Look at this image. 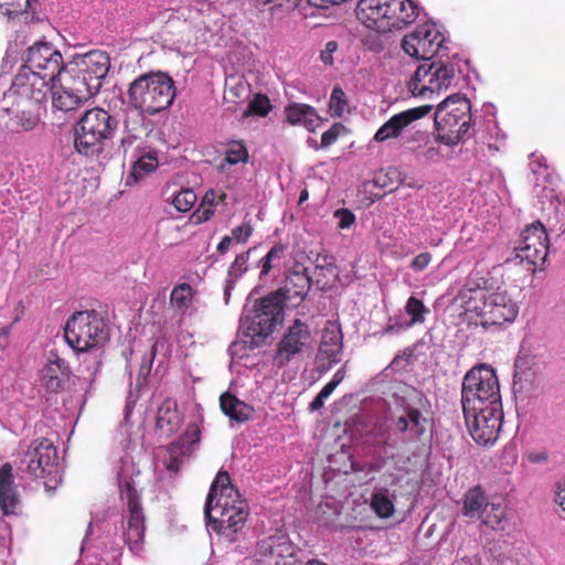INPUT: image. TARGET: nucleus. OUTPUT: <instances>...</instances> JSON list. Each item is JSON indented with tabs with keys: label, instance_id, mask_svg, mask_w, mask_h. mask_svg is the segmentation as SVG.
<instances>
[{
	"label": "nucleus",
	"instance_id": "obj_55",
	"mask_svg": "<svg viewBox=\"0 0 565 565\" xmlns=\"http://www.w3.org/2000/svg\"><path fill=\"white\" fill-rule=\"evenodd\" d=\"M253 227L250 224H243L232 230V239H236L237 243H246L252 236Z\"/></svg>",
	"mask_w": 565,
	"mask_h": 565
},
{
	"label": "nucleus",
	"instance_id": "obj_18",
	"mask_svg": "<svg viewBox=\"0 0 565 565\" xmlns=\"http://www.w3.org/2000/svg\"><path fill=\"white\" fill-rule=\"evenodd\" d=\"M311 341L312 333L308 324L296 319L277 344V351L274 358L276 364L279 367L287 365L291 358L301 354Z\"/></svg>",
	"mask_w": 565,
	"mask_h": 565
},
{
	"label": "nucleus",
	"instance_id": "obj_21",
	"mask_svg": "<svg viewBox=\"0 0 565 565\" xmlns=\"http://www.w3.org/2000/svg\"><path fill=\"white\" fill-rule=\"evenodd\" d=\"M24 102L15 99L3 104L0 110V122L3 121V128L11 132L29 131L38 126L39 117L30 114L29 110L21 107Z\"/></svg>",
	"mask_w": 565,
	"mask_h": 565
},
{
	"label": "nucleus",
	"instance_id": "obj_26",
	"mask_svg": "<svg viewBox=\"0 0 565 565\" xmlns=\"http://www.w3.org/2000/svg\"><path fill=\"white\" fill-rule=\"evenodd\" d=\"M183 424V416L178 409L177 401L164 398L157 411L156 429L164 438L174 435Z\"/></svg>",
	"mask_w": 565,
	"mask_h": 565
},
{
	"label": "nucleus",
	"instance_id": "obj_60",
	"mask_svg": "<svg viewBox=\"0 0 565 565\" xmlns=\"http://www.w3.org/2000/svg\"><path fill=\"white\" fill-rule=\"evenodd\" d=\"M233 242L232 236H223L221 242H218V246H216V250L221 254H225L228 250L231 243Z\"/></svg>",
	"mask_w": 565,
	"mask_h": 565
},
{
	"label": "nucleus",
	"instance_id": "obj_3",
	"mask_svg": "<svg viewBox=\"0 0 565 565\" xmlns=\"http://www.w3.org/2000/svg\"><path fill=\"white\" fill-rule=\"evenodd\" d=\"M118 129V120L102 107L85 110L73 128V147L84 157H96L105 151L106 142Z\"/></svg>",
	"mask_w": 565,
	"mask_h": 565
},
{
	"label": "nucleus",
	"instance_id": "obj_64",
	"mask_svg": "<svg viewBox=\"0 0 565 565\" xmlns=\"http://www.w3.org/2000/svg\"><path fill=\"white\" fill-rule=\"evenodd\" d=\"M335 385L333 383L328 382L324 387L321 388V391L318 393L320 397L328 398L333 391L335 390Z\"/></svg>",
	"mask_w": 565,
	"mask_h": 565
},
{
	"label": "nucleus",
	"instance_id": "obj_41",
	"mask_svg": "<svg viewBox=\"0 0 565 565\" xmlns=\"http://www.w3.org/2000/svg\"><path fill=\"white\" fill-rule=\"evenodd\" d=\"M371 508L375 515L388 518L394 514L395 507L387 495V490L374 492L371 499Z\"/></svg>",
	"mask_w": 565,
	"mask_h": 565
},
{
	"label": "nucleus",
	"instance_id": "obj_47",
	"mask_svg": "<svg viewBox=\"0 0 565 565\" xmlns=\"http://www.w3.org/2000/svg\"><path fill=\"white\" fill-rule=\"evenodd\" d=\"M201 430L196 424H189L184 433L178 440L172 441L173 444H178V446H183L184 450L192 454L193 446L200 443Z\"/></svg>",
	"mask_w": 565,
	"mask_h": 565
},
{
	"label": "nucleus",
	"instance_id": "obj_29",
	"mask_svg": "<svg viewBox=\"0 0 565 565\" xmlns=\"http://www.w3.org/2000/svg\"><path fill=\"white\" fill-rule=\"evenodd\" d=\"M312 278L307 274V268L292 270L286 278L285 286L277 291L281 294L282 301L301 302L306 299Z\"/></svg>",
	"mask_w": 565,
	"mask_h": 565
},
{
	"label": "nucleus",
	"instance_id": "obj_42",
	"mask_svg": "<svg viewBox=\"0 0 565 565\" xmlns=\"http://www.w3.org/2000/svg\"><path fill=\"white\" fill-rule=\"evenodd\" d=\"M191 299L192 287L189 284H179L173 287L170 296V302L175 310H186Z\"/></svg>",
	"mask_w": 565,
	"mask_h": 565
},
{
	"label": "nucleus",
	"instance_id": "obj_35",
	"mask_svg": "<svg viewBox=\"0 0 565 565\" xmlns=\"http://www.w3.org/2000/svg\"><path fill=\"white\" fill-rule=\"evenodd\" d=\"M287 246L280 243L274 245L267 254L259 260L260 266V279L267 276L270 270L275 269L280 265L282 259L286 258Z\"/></svg>",
	"mask_w": 565,
	"mask_h": 565
},
{
	"label": "nucleus",
	"instance_id": "obj_45",
	"mask_svg": "<svg viewBox=\"0 0 565 565\" xmlns=\"http://www.w3.org/2000/svg\"><path fill=\"white\" fill-rule=\"evenodd\" d=\"M273 110V105L269 102L267 95L258 93L255 94L250 103L248 104L245 116H264L268 115Z\"/></svg>",
	"mask_w": 565,
	"mask_h": 565
},
{
	"label": "nucleus",
	"instance_id": "obj_6",
	"mask_svg": "<svg viewBox=\"0 0 565 565\" xmlns=\"http://www.w3.org/2000/svg\"><path fill=\"white\" fill-rule=\"evenodd\" d=\"M64 337L73 351L85 353L106 344L109 334L107 323L96 310H81L66 321Z\"/></svg>",
	"mask_w": 565,
	"mask_h": 565
},
{
	"label": "nucleus",
	"instance_id": "obj_30",
	"mask_svg": "<svg viewBox=\"0 0 565 565\" xmlns=\"http://www.w3.org/2000/svg\"><path fill=\"white\" fill-rule=\"evenodd\" d=\"M286 121L290 126H302L308 131H315L321 118L316 108L309 104L290 103L285 107Z\"/></svg>",
	"mask_w": 565,
	"mask_h": 565
},
{
	"label": "nucleus",
	"instance_id": "obj_52",
	"mask_svg": "<svg viewBox=\"0 0 565 565\" xmlns=\"http://www.w3.org/2000/svg\"><path fill=\"white\" fill-rule=\"evenodd\" d=\"M347 131V128L341 122H334L330 129L321 135L320 147H330L339 137Z\"/></svg>",
	"mask_w": 565,
	"mask_h": 565
},
{
	"label": "nucleus",
	"instance_id": "obj_38",
	"mask_svg": "<svg viewBox=\"0 0 565 565\" xmlns=\"http://www.w3.org/2000/svg\"><path fill=\"white\" fill-rule=\"evenodd\" d=\"M488 502L486 492L480 487H475L468 490L463 500L465 514L473 515L475 513L482 512Z\"/></svg>",
	"mask_w": 565,
	"mask_h": 565
},
{
	"label": "nucleus",
	"instance_id": "obj_20",
	"mask_svg": "<svg viewBox=\"0 0 565 565\" xmlns=\"http://www.w3.org/2000/svg\"><path fill=\"white\" fill-rule=\"evenodd\" d=\"M431 110L433 105L425 104L392 116L384 125L377 129V131H375L373 140L377 142H384L386 140L399 138L403 130L408 128L415 120L427 116Z\"/></svg>",
	"mask_w": 565,
	"mask_h": 565
},
{
	"label": "nucleus",
	"instance_id": "obj_16",
	"mask_svg": "<svg viewBox=\"0 0 565 565\" xmlns=\"http://www.w3.org/2000/svg\"><path fill=\"white\" fill-rule=\"evenodd\" d=\"M26 456L29 457L26 469L33 478L56 480L58 457L52 440L42 438L31 443Z\"/></svg>",
	"mask_w": 565,
	"mask_h": 565
},
{
	"label": "nucleus",
	"instance_id": "obj_32",
	"mask_svg": "<svg viewBox=\"0 0 565 565\" xmlns=\"http://www.w3.org/2000/svg\"><path fill=\"white\" fill-rule=\"evenodd\" d=\"M222 412L237 423H245L250 418L253 407L239 401L233 393H224L218 398Z\"/></svg>",
	"mask_w": 565,
	"mask_h": 565
},
{
	"label": "nucleus",
	"instance_id": "obj_51",
	"mask_svg": "<svg viewBox=\"0 0 565 565\" xmlns=\"http://www.w3.org/2000/svg\"><path fill=\"white\" fill-rule=\"evenodd\" d=\"M250 252L252 249L243 252L236 256L235 260L232 262V266H230V276L238 278L247 273Z\"/></svg>",
	"mask_w": 565,
	"mask_h": 565
},
{
	"label": "nucleus",
	"instance_id": "obj_40",
	"mask_svg": "<svg viewBox=\"0 0 565 565\" xmlns=\"http://www.w3.org/2000/svg\"><path fill=\"white\" fill-rule=\"evenodd\" d=\"M159 164L158 157L156 153L147 152L146 154L138 158L131 168L129 178H134L135 181L142 179L149 172L157 169Z\"/></svg>",
	"mask_w": 565,
	"mask_h": 565
},
{
	"label": "nucleus",
	"instance_id": "obj_37",
	"mask_svg": "<svg viewBox=\"0 0 565 565\" xmlns=\"http://www.w3.org/2000/svg\"><path fill=\"white\" fill-rule=\"evenodd\" d=\"M313 275L317 285L324 289L332 286L339 275V271L337 270L335 265L324 257L321 259V263L318 260L316 264Z\"/></svg>",
	"mask_w": 565,
	"mask_h": 565
},
{
	"label": "nucleus",
	"instance_id": "obj_59",
	"mask_svg": "<svg viewBox=\"0 0 565 565\" xmlns=\"http://www.w3.org/2000/svg\"><path fill=\"white\" fill-rule=\"evenodd\" d=\"M387 458L380 456L379 458H375L370 465L369 470L373 472L381 471L386 463Z\"/></svg>",
	"mask_w": 565,
	"mask_h": 565
},
{
	"label": "nucleus",
	"instance_id": "obj_14",
	"mask_svg": "<svg viewBox=\"0 0 565 565\" xmlns=\"http://www.w3.org/2000/svg\"><path fill=\"white\" fill-rule=\"evenodd\" d=\"M462 412L468 431L476 443L490 446L498 440L503 423L502 407L489 406L473 412Z\"/></svg>",
	"mask_w": 565,
	"mask_h": 565
},
{
	"label": "nucleus",
	"instance_id": "obj_19",
	"mask_svg": "<svg viewBox=\"0 0 565 565\" xmlns=\"http://www.w3.org/2000/svg\"><path fill=\"white\" fill-rule=\"evenodd\" d=\"M121 495L128 500L130 513L124 532L125 543L128 544L130 551L137 553L142 548L145 540L146 526L142 508L139 504L137 491L129 482L121 490Z\"/></svg>",
	"mask_w": 565,
	"mask_h": 565
},
{
	"label": "nucleus",
	"instance_id": "obj_9",
	"mask_svg": "<svg viewBox=\"0 0 565 565\" xmlns=\"http://www.w3.org/2000/svg\"><path fill=\"white\" fill-rule=\"evenodd\" d=\"M109 56L103 51H90L84 55H77L65 68V78L76 85H82L85 90L97 94L103 86V79L109 70Z\"/></svg>",
	"mask_w": 565,
	"mask_h": 565
},
{
	"label": "nucleus",
	"instance_id": "obj_17",
	"mask_svg": "<svg viewBox=\"0 0 565 565\" xmlns=\"http://www.w3.org/2000/svg\"><path fill=\"white\" fill-rule=\"evenodd\" d=\"M548 238L545 227L541 222L527 225L521 233V241L516 247V257L520 262H526L533 269L543 265L546 260Z\"/></svg>",
	"mask_w": 565,
	"mask_h": 565
},
{
	"label": "nucleus",
	"instance_id": "obj_4",
	"mask_svg": "<svg viewBox=\"0 0 565 565\" xmlns=\"http://www.w3.org/2000/svg\"><path fill=\"white\" fill-rule=\"evenodd\" d=\"M128 96L137 111L154 116L172 105L175 97L174 81L167 73L149 72L131 82Z\"/></svg>",
	"mask_w": 565,
	"mask_h": 565
},
{
	"label": "nucleus",
	"instance_id": "obj_54",
	"mask_svg": "<svg viewBox=\"0 0 565 565\" xmlns=\"http://www.w3.org/2000/svg\"><path fill=\"white\" fill-rule=\"evenodd\" d=\"M433 262V254L423 252L411 260L409 267L415 273H420Z\"/></svg>",
	"mask_w": 565,
	"mask_h": 565
},
{
	"label": "nucleus",
	"instance_id": "obj_1",
	"mask_svg": "<svg viewBox=\"0 0 565 565\" xmlns=\"http://www.w3.org/2000/svg\"><path fill=\"white\" fill-rule=\"evenodd\" d=\"M457 299L467 322L486 331L498 330L514 322L519 313L518 302L501 287L467 282Z\"/></svg>",
	"mask_w": 565,
	"mask_h": 565
},
{
	"label": "nucleus",
	"instance_id": "obj_2",
	"mask_svg": "<svg viewBox=\"0 0 565 565\" xmlns=\"http://www.w3.org/2000/svg\"><path fill=\"white\" fill-rule=\"evenodd\" d=\"M249 515L248 503L231 483L226 471L221 470L213 480L204 504V518L213 531L234 541L246 524Z\"/></svg>",
	"mask_w": 565,
	"mask_h": 565
},
{
	"label": "nucleus",
	"instance_id": "obj_23",
	"mask_svg": "<svg viewBox=\"0 0 565 565\" xmlns=\"http://www.w3.org/2000/svg\"><path fill=\"white\" fill-rule=\"evenodd\" d=\"M70 377L67 362L58 355L51 353V359L41 370V384L50 394H57L64 390Z\"/></svg>",
	"mask_w": 565,
	"mask_h": 565
},
{
	"label": "nucleus",
	"instance_id": "obj_48",
	"mask_svg": "<svg viewBox=\"0 0 565 565\" xmlns=\"http://www.w3.org/2000/svg\"><path fill=\"white\" fill-rule=\"evenodd\" d=\"M377 32H369L365 35H362L360 42L362 47H364L365 51H369L371 53L380 54L385 49V39L384 36Z\"/></svg>",
	"mask_w": 565,
	"mask_h": 565
},
{
	"label": "nucleus",
	"instance_id": "obj_58",
	"mask_svg": "<svg viewBox=\"0 0 565 565\" xmlns=\"http://www.w3.org/2000/svg\"><path fill=\"white\" fill-rule=\"evenodd\" d=\"M555 502L565 512V479L562 482H559L557 486Z\"/></svg>",
	"mask_w": 565,
	"mask_h": 565
},
{
	"label": "nucleus",
	"instance_id": "obj_28",
	"mask_svg": "<svg viewBox=\"0 0 565 565\" xmlns=\"http://www.w3.org/2000/svg\"><path fill=\"white\" fill-rule=\"evenodd\" d=\"M19 504V495L14 486L11 463L0 467V516L13 515Z\"/></svg>",
	"mask_w": 565,
	"mask_h": 565
},
{
	"label": "nucleus",
	"instance_id": "obj_25",
	"mask_svg": "<svg viewBox=\"0 0 565 565\" xmlns=\"http://www.w3.org/2000/svg\"><path fill=\"white\" fill-rule=\"evenodd\" d=\"M396 431L408 441L420 440L427 429V418L415 406H406L395 420Z\"/></svg>",
	"mask_w": 565,
	"mask_h": 565
},
{
	"label": "nucleus",
	"instance_id": "obj_12",
	"mask_svg": "<svg viewBox=\"0 0 565 565\" xmlns=\"http://www.w3.org/2000/svg\"><path fill=\"white\" fill-rule=\"evenodd\" d=\"M64 57L60 51L49 42H36L28 47L24 63L19 70L62 79L65 77Z\"/></svg>",
	"mask_w": 565,
	"mask_h": 565
},
{
	"label": "nucleus",
	"instance_id": "obj_8",
	"mask_svg": "<svg viewBox=\"0 0 565 565\" xmlns=\"http://www.w3.org/2000/svg\"><path fill=\"white\" fill-rule=\"evenodd\" d=\"M462 411L502 407L498 376L492 367L480 365L466 373L461 387Z\"/></svg>",
	"mask_w": 565,
	"mask_h": 565
},
{
	"label": "nucleus",
	"instance_id": "obj_36",
	"mask_svg": "<svg viewBox=\"0 0 565 565\" xmlns=\"http://www.w3.org/2000/svg\"><path fill=\"white\" fill-rule=\"evenodd\" d=\"M183 446H178V444L170 443L164 448V455L162 458V463L166 469L173 473H178L180 467H182L183 458L191 456L190 452Z\"/></svg>",
	"mask_w": 565,
	"mask_h": 565
},
{
	"label": "nucleus",
	"instance_id": "obj_7",
	"mask_svg": "<svg viewBox=\"0 0 565 565\" xmlns=\"http://www.w3.org/2000/svg\"><path fill=\"white\" fill-rule=\"evenodd\" d=\"M471 104L460 95H451L438 104L435 113L437 140L447 146L458 145L471 126Z\"/></svg>",
	"mask_w": 565,
	"mask_h": 565
},
{
	"label": "nucleus",
	"instance_id": "obj_39",
	"mask_svg": "<svg viewBox=\"0 0 565 565\" xmlns=\"http://www.w3.org/2000/svg\"><path fill=\"white\" fill-rule=\"evenodd\" d=\"M405 311L409 317L408 327L425 323L426 316L429 313V309L424 305L423 300L415 296H409V299H407Z\"/></svg>",
	"mask_w": 565,
	"mask_h": 565
},
{
	"label": "nucleus",
	"instance_id": "obj_56",
	"mask_svg": "<svg viewBox=\"0 0 565 565\" xmlns=\"http://www.w3.org/2000/svg\"><path fill=\"white\" fill-rule=\"evenodd\" d=\"M339 49V44L335 41H330L326 44V49L320 52V60L326 65L333 64L332 54Z\"/></svg>",
	"mask_w": 565,
	"mask_h": 565
},
{
	"label": "nucleus",
	"instance_id": "obj_53",
	"mask_svg": "<svg viewBox=\"0 0 565 565\" xmlns=\"http://www.w3.org/2000/svg\"><path fill=\"white\" fill-rule=\"evenodd\" d=\"M294 8L299 10L303 18L308 19L318 17L320 11L328 7L318 6L315 2H296Z\"/></svg>",
	"mask_w": 565,
	"mask_h": 565
},
{
	"label": "nucleus",
	"instance_id": "obj_33",
	"mask_svg": "<svg viewBox=\"0 0 565 565\" xmlns=\"http://www.w3.org/2000/svg\"><path fill=\"white\" fill-rule=\"evenodd\" d=\"M507 505L501 497H493L481 512L483 523L492 530L502 527V522L505 520Z\"/></svg>",
	"mask_w": 565,
	"mask_h": 565
},
{
	"label": "nucleus",
	"instance_id": "obj_15",
	"mask_svg": "<svg viewBox=\"0 0 565 565\" xmlns=\"http://www.w3.org/2000/svg\"><path fill=\"white\" fill-rule=\"evenodd\" d=\"M445 35L434 23H424L402 40V49L408 56L418 60H430L444 50Z\"/></svg>",
	"mask_w": 565,
	"mask_h": 565
},
{
	"label": "nucleus",
	"instance_id": "obj_31",
	"mask_svg": "<svg viewBox=\"0 0 565 565\" xmlns=\"http://www.w3.org/2000/svg\"><path fill=\"white\" fill-rule=\"evenodd\" d=\"M33 2H0V14L9 21L32 23L41 21Z\"/></svg>",
	"mask_w": 565,
	"mask_h": 565
},
{
	"label": "nucleus",
	"instance_id": "obj_62",
	"mask_svg": "<svg viewBox=\"0 0 565 565\" xmlns=\"http://www.w3.org/2000/svg\"><path fill=\"white\" fill-rule=\"evenodd\" d=\"M326 397H320V395L317 394L312 403L309 404V409H311V412H317L321 409L323 407V403L326 402Z\"/></svg>",
	"mask_w": 565,
	"mask_h": 565
},
{
	"label": "nucleus",
	"instance_id": "obj_10",
	"mask_svg": "<svg viewBox=\"0 0 565 565\" xmlns=\"http://www.w3.org/2000/svg\"><path fill=\"white\" fill-rule=\"evenodd\" d=\"M58 81L54 77L19 68L10 89L4 94L3 104H9L10 100L15 99L41 105L46 102L47 96L52 94Z\"/></svg>",
	"mask_w": 565,
	"mask_h": 565
},
{
	"label": "nucleus",
	"instance_id": "obj_22",
	"mask_svg": "<svg viewBox=\"0 0 565 565\" xmlns=\"http://www.w3.org/2000/svg\"><path fill=\"white\" fill-rule=\"evenodd\" d=\"M62 86L52 90V105L64 113L76 109L83 102L88 100L94 94L88 93L82 85H76L67 78H61Z\"/></svg>",
	"mask_w": 565,
	"mask_h": 565
},
{
	"label": "nucleus",
	"instance_id": "obj_24",
	"mask_svg": "<svg viewBox=\"0 0 565 565\" xmlns=\"http://www.w3.org/2000/svg\"><path fill=\"white\" fill-rule=\"evenodd\" d=\"M259 552L265 565H292L294 547L282 536L264 539L259 545Z\"/></svg>",
	"mask_w": 565,
	"mask_h": 565
},
{
	"label": "nucleus",
	"instance_id": "obj_46",
	"mask_svg": "<svg viewBox=\"0 0 565 565\" xmlns=\"http://www.w3.org/2000/svg\"><path fill=\"white\" fill-rule=\"evenodd\" d=\"M198 201L194 190L190 188L182 189L173 196L172 204L178 212L186 213Z\"/></svg>",
	"mask_w": 565,
	"mask_h": 565
},
{
	"label": "nucleus",
	"instance_id": "obj_61",
	"mask_svg": "<svg viewBox=\"0 0 565 565\" xmlns=\"http://www.w3.org/2000/svg\"><path fill=\"white\" fill-rule=\"evenodd\" d=\"M382 480L388 486H395L399 482V477L394 472H384Z\"/></svg>",
	"mask_w": 565,
	"mask_h": 565
},
{
	"label": "nucleus",
	"instance_id": "obj_44",
	"mask_svg": "<svg viewBox=\"0 0 565 565\" xmlns=\"http://www.w3.org/2000/svg\"><path fill=\"white\" fill-rule=\"evenodd\" d=\"M348 106L344 90L340 86L333 87L329 100V111L332 118H342Z\"/></svg>",
	"mask_w": 565,
	"mask_h": 565
},
{
	"label": "nucleus",
	"instance_id": "obj_43",
	"mask_svg": "<svg viewBox=\"0 0 565 565\" xmlns=\"http://www.w3.org/2000/svg\"><path fill=\"white\" fill-rule=\"evenodd\" d=\"M249 159L247 147L241 140H232L227 145L225 161L227 164L246 163Z\"/></svg>",
	"mask_w": 565,
	"mask_h": 565
},
{
	"label": "nucleus",
	"instance_id": "obj_13",
	"mask_svg": "<svg viewBox=\"0 0 565 565\" xmlns=\"http://www.w3.org/2000/svg\"><path fill=\"white\" fill-rule=\"evenodd\" d=\"M456 77V68L450 63L441 61L424 63L415 71L411 82L409 90L414 95H425L426 92L434 94L448 89Z\"/></svg>",
	"mask_w": 565,
	"mask_h": 565
},
{
	"label": "nucleus",
	"instance_id": "obj_57",
	"mask_svg": "<svg viewBox=\"0 0 565 565\" xmlns=\"http://www.w3.org/2000/svg\"><path fill=\"white\" fill-rule=\"evenodd\" d=\"M335 217L339 218V226L341 228H348L355 222V215L353 212L348 210H340L334 213Z\"/></svg>",
	"mask_w": 565,
	"mask_h": 565
},
{
	"label": "nucleus",
	"instance_id": "obj_63",
	"mask_svg": "<svg viewBox=\"0 0 565 565\" xmlns=\"http://www.w3.org/2000/svg\"><path fill=\"white\" fill-rule=\"evenodd\" d=\"M345 376V370L344 367L334 372L333 377L330 383H333L335 386H339L344 380Z\"/></svg>",
	"mask_w": 565,
	"mask_h": 565
},
{
	"label": "nucleus",
	"instance_id": "obj_50",
	"mask_svg": "<svg viewBox=\"0 0 565 565\" xmlns=\"http://www.w3.org/2000/svg\"><path fill=\"white\" fill-rule=\"evenodd\" d=\"M247 94V86L244 82L238 81L235 84H226L224 90V100L227 104L238 105L243 102Z\"/></svg>",
	"mask_w": 565,
	"mask_h": 565
},
{
	"label": "nucleus",
	"instance_id": "obj_34",
	"mask_svg": "<svg viewBox=\"0 0 565 565\" xmlns=\"http://www.w3.org/2000/svg\"><path fill=\"white\" fill-rule=\"evenodd\" d=\"M145 131V118L143 113L138 111L132 115H125L124 118V130H122V138L121 143L122 145H131L134 141H136L140 135H142Z\"/></svg>",
	"mask_w": 565,
	"mask_h": 565
},
{
	"label": "nucleus",
	"instance_id": "obj_5",
	"mask_svg": "<svg viewBox=\"0 0 565 565\" xmlns=\"http://www.w3.org/2000/svg\"><path fill=\"white\" fill-rule=\"evenodd\" d=\"M418 2H358L356 18L369 29L379 32L401 30L418 19Z\"/></svg>",
	"mask_w": 565,
	"mask_h": 565
},
{
	"label": "nucleus",
	"instance_id": "obj_11",
	"mask_svg": "<svg viewBox=\"0 0 565 565\" xmlns=\"http://www.w3.org/2000/svg\"><path fill=\"white\" fill-rule=\"evenodd\" d=\"M282 302L281 294L273 291L255 305L254 315L247 327V335L254 344L257 345L270 337L282 320Z\"/></svg>",
	"mask_w": 565,
	"mask_h": 565
},
{
	"label": "nucleus",
	"instance_id": "obj_27",
	"mask_svg": "<svg viewBox=\"0 0 565 565\" xmlns=\"http://www.w3.org/2000/svg\"><path fill=\"white\" fill-rule=\"evenodd\" d=\"M343 349V333L334 322H327L322 329L321 341L319 344V355L328 359L329 365L337 364L341 361V352Z\"/></svg>",
	"mask_w": 565,
	"mask_h": 565
},
{
	"label": "nucleus",
	"instance_id": "obj_49",
	"mask_svg": "<svg viewBox=\"0 0 565 565\" xmlns=\"http://www.w3.org/2000/svg\"><path fill=\"white\" fill-rule=\"evenodd\" d=\"M157 355V344L151 345L150 352L146 354L141 363H139V369L137 372L136 383L138 386H143L147 383L148 376L150 374L153 359Z\"/></svg>",
	"mask_w": 565,
	"mask_h": 565
}]
</instances>
